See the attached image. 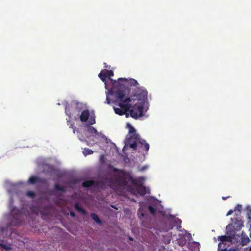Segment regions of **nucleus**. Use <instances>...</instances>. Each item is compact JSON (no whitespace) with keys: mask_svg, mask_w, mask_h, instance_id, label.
I'll return each mask as SVG.
<instances>
[{"mask_svg":"<svg viewBox=\"0 0 251 251\" xmlns=\"http://www.w3.org/2000/svg\"><path fill=\"white\" fill-rule=\"evenodd\" d=\"M126 89V87L124 85L114 81L109 93L115 97L116 102L118 103L119 108L127 112L129 111L132 104L135 102V98L133 90L129 97L124 99Z\"/></svg>","mask_w":251,"mask_h":251,"instance_id":"obj_1","label":"nucleus"},{"mask_svg":"<svg viewBox=\"0 0 251 251\" xmlns=\"http://www.w3.org/2000/svg\"><path fill=\"white\" fill-rule=\"evenodd\" d=\"M135 102L132 104L129 110L131 117L137 119L143 115V108L145 101L147 100L148 92L145 88L136 87L134 89Z\"/></svg>","mask_w":251,"mask_h":251,"instance_id":"obj_2","label":"nucleus"},{"mask_svg":"<svg viewBox=\"0 0 251 251\" xmlns=\"http://www.w3.org/2000/svg\"><path fill=\"white\" fill-rule=\"evenodd\" d=\"M129 129V133L132 134L127 141V144L129 147L135 150L137 147L141 148L144 147V150L147 152L149 149V145L145 140L141 139L139 134L136 133L135 129L129 124H127Z\"/></svg>","mask_w":251,"mask_h":251,"instance_id":"obj_3","label":"nucleus"},{"mask_svg":"<svg viewBox=\"0 0 251 251\" xmlns=\"http://www.w3.org/2000/svg\"><path fill=\"white\" fill-rule=\"evenodd\" d=\"M114 171L120 173V174L116 178V181L120 185L126 186L129 183H131L136 187L142 185V179L141 178L134 179L129 172L116 168L114 169Z\"/></svg>","mask_w":251,"mask_h":251,"instance_id":"obj_4","label":"nucleus"},{"mask_svg":"<svg viewBox=\"0 0 251 251\" xmlns=\"http://www.w3.org/2000/svg\"><path fill=\"white\" fill-rule=\"evenodd\" d=\"M14 202V201L13 198L11 197L9 201V207L13 218L16 220V224L19 225L21 223V221L19 220V218L22 214V212L21 210L17 209L13 205Z\"/></svg>","mask_w":251,"mask_h":251,"instance_id":"obj_5","label":"nucleus"},{"mask_svg":"<svg viewBox=\"0 0 251 251\" xmlns=\"http://www.w3.org/2000/svg\"><path fill=\"white\" fill-rule=\"evenodd\" d=\"M232 237L230 235H222L218 237V240L220 242L218 244V250H220L222 244H226V242H230L232 241Z\"/></svg>","mask_w":251,"mask_h":251,"instance_id":"obj_6","label":"nucleus"},{"mask_svg":"<svg viewBox=\"0 0 251 251\" xmlns=\"http://www.w3.org/2000/svg\"><path fill=\"white\" fill-rule=\"evenodd\" d=\"M117 82H119L120 84L124 85L125 86V85L123 84L124 83H126L131 86H136L139 85L137 81L132 78L127 79L126 78H120L118 79Z\"/></svg>","mask_w":251,"mask_h":251,"instance_id":"obj_7","label":"nucleus"},{"mask_svg":"<svg viewBox=\"0 0 251 251\" xmlns=\"http://www.w3.org/2000/svg\"><path fill=\"white\" fill-rule=\"evenodd\" d=\"M45 180L42 178H39L36 176H32L30 177L28 181V182L31 184H34L36 183H44Z\"/></svg>","mask_w":251,"mask_h":251,"instance_id":"obj_8","label":"nucleus"},{"mask_svg":"<svg viewBox=\"0 0 251 251\" xmlns=\"http://www.w3.org/2000/svg\"><path fill=\"white\" fill-rule=\"evenodd\" d=\"M90 116V112L88 110L83 111L80 115V120L81 122H86Z\"/></svg>","mask_w":251,"mask_h":251,"instance_id":"obj_9","label":"nucleus"},{"mask_svg":"<svg viewBox=\"0 0 251 251\" xmlns=\"http://www.w3.org/2000/svg\"><path fill=\"white\" fill-rule=\"evenodd\" d=\"M105 75H106V77H109L110 80H111L112 84L115 80L112 79L110 78L111 77L113 76L114 75V73L113 71L112 70H104L103 71ZM117 81L116 80H115Z\"/></svg>","mask_w":251,"mask_h":251,"instance_id":"obj_10","label":"nucleus"},{"mask_svg":"<svg viewBox=\"0 0 251 251\" xmlns=\"http://www.w3.org/2000/svg\"><path fill=\"white\" fill-rule=\"evenodd\" d=\"M136 190L137 192L141 196H144L146 193V187L142 185L136 187Z\"/></svg>","mask_w":251,"mask_h":251,"instance_id":"obj_11","label":"nucleus"},{"mask_svg":"<svg viewBox=\"0 0 251 251\" xmlns=\"http://www.w3.org/2000/svg\"><path fill=\"white\" fill-rule=\"evenodd\" d=\"M95 181L94 180H88L84 181L82 183V186L85 188H89L94 185Z\"/></svg>","mask_w":251,"mask_h":251,"instance_id":"obj_12","label":"nucleus"},{"mask_svg":"<svg viewBox=\"0 0 251 251\" xmlns=\"http://www.w3.org/2000/svg\"><path fill=\"white\" fill-rule=\"evenodd\" d=\"M75 209L81 213L83 215H85L87 214V212L85 210L80 207L78 203H75L74 205Z\"/></svg>","mask_w":251,"mask_h":251,"instance_id":"obj_13","label":"nucleus"},{"mask_svg":"<svg viewBox=\"0 0 251 251\" xmlns=\"http://www.w3.org/2000/svg\"><path fill=\"white\" fill-rule=\"evenodd\" d=\"M90 216L93 220H94L97 224H101V221L99 218L98 215L94 213H92L90 214Z\"/></svg>","mask_w":251,"mask_h":251,"instance_id":"obj_14","label":"nucleus"},{"mask_svg":"<svg viewBox=\"0 0 251 251\" xmlns=\"http://www.w3.org/2000/svg\"><path fill=\"white\" fill-rule=\"evenodd\" d=\"M114 112L116 114H118L119 115H123L125 114H126V112H125L123 109L117 108V107H114Z\"/></svg>","mask_w":251,"mask_h":251,"instance_id":"obj_15","label":"nucleus"},{"mask_svg":"<svg viewBox=\"0 0 251 251\" xmlns=\"http://www.w3.org/2000/svg\"><path fill=\"white\" fill-rule=\"evenodd\" d=\"M242 209V206L240 204H237L236 207H235L234 210L236 212V214L237 216L240 215Z\"/></svg>","mask_w":251,"mask_h":251,"instance_id":"obj_16","label":"nucleus"},{"mask_svg":"<svg viewBox=\"0 0 251 251\" xmlns=\"http://www.w3.org/2000/svg\"><path fill=\"white\" fill-rule=\"evenodd\" d=\"M83 153L85 156L90 155L93 153V151L88 148H85L83 151Z\"/></svg>","mask_w":251,"mask_h":251,"instance_id":"obj_17","label":"nucleus"},{"mask_svg":"<svg viewBox=\"0 0 251 251\" xmlns=\"http://www.w3.org/2000/svg\"><path fill=\"white\" fill-rule=\"evenodd\" d=\"M249 242V239L247 236H243L241 237V243L242 245H245Z\"/></svg>","mask_w":251,"mask_h":251,"instance_id":"obj_18","label":"nucleus"},{"mask_svg":"<svg viewBox=\"0 0 251 251\" xmlns=\"http://www.w3.org/2000/svg\"><path fill=\"white\" fill-rule=\"evenodd\" d=\"M54 188L56 190L64 192L66 191L64 187L60 186L58 184L54 185Z\"/></svg>","mask_w":251,"mask_h":251,"instance_id":"obj_19","label":"nucleus"},{"mask_svg":"<svg viewBox=\"0 0 251 251\" xmlns=\"http://www.w3.org/2000/svg\"><path fill=\"white\" fill-rule=\"evenodd\" d=\"M98 76L103 82H105L106 76L103 71L99 74Z\"/></svg>","mask_w":251,"mask_h":251,"instance_id":"obj_20","label":"nucleus"},{"mask_svg":"<svg viewBox=\"0 0 251 251\" xmlns=\"http://www.w3.org/2000/svg\"><path fill=\"white\" fill-rule=\"evenodd\" d=\"M88 131L89 133L92 134H97L98 132L97 130L93 126H89L88 128Z\"/></svg>","mask_w":251,"mask_h":251,"instance_id":"obj_21","label":"nucleus"},{"mask_svg":"<svg viewBox=\"0 0 251 251\" xmlns=\"http://www.w3.org/2000/svg\"><path fill=\"white\" fill-rule=\"evenodd\" d=\"M26 196L30 197V198H33L35 197V193L34 192V191H28L26 192Z\"/></svg>","mask_w":251,"mask_h":251,"instance_id":"obj_22","label":"nucleus"},{"mask_svg":"<svg viewBox=\"0 0 251 251\" xmlns=\"http://www.w3.org/2000/svg\"><path fill=\"white\" fill-rule=\"evenodd\" d=\"M148 210L149 212L152 214H154L156 211V209L151 206H149L148 207Z\"/></svg>","mask_w":251,"mask_h":251,"instance_id":"obj_23","label":"nucleus"},{"mask_svg":"<svg viewBox=\"0 0 251 251\" xmlns=\"http://www.w3.org/2000/svg\"><path fill=\"white\" fill-rule=\"evenodd\" d=\"M95 123V119L94 117L91 116L90 120L89 121V124L91 125Z\"/></svg>","mask_w":251,"mask_h":251,"instance_id":"obj_24","label":"nucleus"},{"mask_svg":"<svg viewBox=\"0 0 251 251\" xmlns=\"http://www.w3.org/2000/svg\"><path fill=\"white\" fill-rule=\"evenodd\" d=\"M3 241H0V245L1 246V247H2L3 248L6 249V250H9L10 249V247H8L7 246L4 245V244H3L2 243Z\"/></svg>","mask_w":251,"mask_h":251,"instance_id":"obj_25","label":"nucleus"},{"mask_svg":"<svg viewBox=\"0 0 251 251\" xmlns=\"http://www.w3.org/2000/svg\"><path fill=\"white\" fill-rule=\"evenodd\" d=\"M234 211V210H230L226 214V216L231 215Z\"/></svg>","mask_w":251,"mask_h":251,"instance_id":"obj_26","label":"nucleus"},{"mask_svg":"<svg viewBox=\"0 0 251 251\" xmlns=\"http://www.w3.org/2000/svg\"><path fill=\"white\" fill-rule=\"evenodd\" d=\"M106 102L108 104H110V100L107 96L106 97Z\"/></svg>","mask_w":251,"mask_h":251,"instance_id":"obj_27","label":"nucleus"},{"mask_svg":"<svg viewBox=\"0 0 251 251\" xmlns=\"http://www.w3.org/2000/svg\"><path fill=\"white\" fill-rule=\"evenodd\" d=\"M230 196H227V197H224V196H223V197H222V199L223 200H226L227 198H230Z\"/></svg>","mask_w":251,"mask_h":251,"instance_id":"obj_28","label":"nucleus"},{"mask_svg":"<svg viewBox=\"0 0 251 251\" xmlns=\"http://www.w3.org/2000/svg\"><path fill=\"white\" fill-rule=\"evenodd\" d=\"M70 215H71L72 217H74L75 216V213H74V212H70Z\"/></svg>","mask_w":251,"mask_h":251,"instance_id":"obj_29","label":"nucleus"},{"mask_svg":"<svg viewBox=\"0 0 251 251\" xmlns=\"http://www.w3.org/2000/svg\"><path fill=\"white\" fill-rule=\"evenodd\" d=\"M220 250V251H227V250H226V248L221 249Z\"/></svg>","mask_w":251,"mask_h":251,"instance_id":"obj_30","label":"nucleus"},{"mask_svg":"<svg viewBox=\"0 0 251 251\" xmlns=\"http://www.w3.org/2000/svg\"><path fill=\"white\" fill-rule=\"evenodd\" d=\"M227 251H237L236 250H235V249H233V250H228Z\"/></svg>","mask_w":251,"mask_h":251,"instance_id":"obj_31","label":"nucleus"},{"mask_svg":"<svg viewBox=\"0 0 251 251\" xmlns=\"http://www.w3.org/2000/svg\"><path fill=\"white\" fill-rule=\"evenodd\" d=\"M73 126V124H72V123H71V124H70V126H69V127H70V128H72Z\"/></svg>","mask_w":251,"mask_h":251,"instance_id":"obj_32","label":"nucleus"},{"mask_svg":"<svg viewBox=\"0 0 251 251\" xmlns=\"http://www.w3.org/2000/svg\"><path fill=\"white\" fill-rule=\"evenodd\" d=\"M79 105H80V103H78V102H76V106H77V107H78Z\"/></svg>","mask_w":251,"mask_h":251,"instance_id":"obj_33","label":"nucleus"},{"mask_svg":"<svg viewBox=\"0 0 251 251\" xmlns=\"http://www.w3.org/2000/svg\"><path fill=\"white\" fill-rule=\"evenodd\" d=\"M66 112H67V108H66ZM67 113V114H68L69 116V117H71L70 114H68L67 113Z\"/></svg>","mask_w":251,"mask_h":251,"instance_id":"obj_34","label":"nucleus"},{"mask_svg":"<svg viewBox=\"0 0 251 251\" xmlns=\"http://www.w3.org/2000/svg\"><path fill=\"white\" fill-rule=\"evenodd\" d=\"M129 240H133V238L131 237H129Z\"/></svg>","mask_w":251,"mask_h":251,"instance_id":"obj_35","label":"nucleus"},{"mask_svg":"<svg viewBox=\"0 0 251 251\" xmlns=\"http://www.w3.org/2000/svg\"><path fill=\"white\" fill-rule=\"evenodd\" d=\"M74 183H76V180H74Z\"/></svg>","mask_w":251,"mask_h":251,"instance_id":"obj_36","label":"nucleus"},{"mask_svg":"<svg viewBox=\"0 0 251 251\" xmlns=\"http://www.w3.org/2000/svg\"><path fill=\"white\" fill-rule=\"evenodd\" d=\"M80 112V110L78 111V113H79V112ZM78 115H79V114H77V116H78Z\"/></svg>","mask_w":251,"mask_h":251,"instance_id":"obj_37","label":"nucleus"},{"mask_svg":"<svg viewBox=\"0 0 251 251\" xmlns=\"http://www.w3.org/2000/svg\"><path fill=\"white\" fill-rule=\"evenodd\" d=\"M73 133H75V129H74V130H73Z\"/></svg>","mask_w":251,"mask_h":251,"instance_id":"obj_38","label":"nucleus"},{"mask_svg":"<svg viewBox=\"0 0 251 251\" xmlns=\"http://www.w3.org/2000/svg\"><path fill=\"white\" fill-rule=\"evenodd\" d=\"M75 120H76V119H77V118H76V117H75Z\"/></svg>","mask_w":251,"mask_h":251,"instance_id":"obj_39","label":"nucleus"},{"mask_svg":"<svg viewBox=\"0 0 251 251\" xmlns=\"http://www.w3.org/2000/svg\"><path fill=\"white\" fill-rule=\"evenodd\" d=\"M67 122L69 123L70 122L69 120H67Z\"/></svg>","mask_w":251,"mask_h":251,"instance_id":"obj_40","label":"nucleus"},{"mask_svg":"<svg viewBox=\"0 0 251 251\" xmlns=\"http://www.w3.org/2000/svg\"><path fill=\"white\" fill-rule=\"evenodd\" d=\"M250 251H251V249L250 250Z\"/></svg>","mask_w":251,"mask_h":251,"instance_id":"obj_41","label":"nucleus"}]
</instances>
